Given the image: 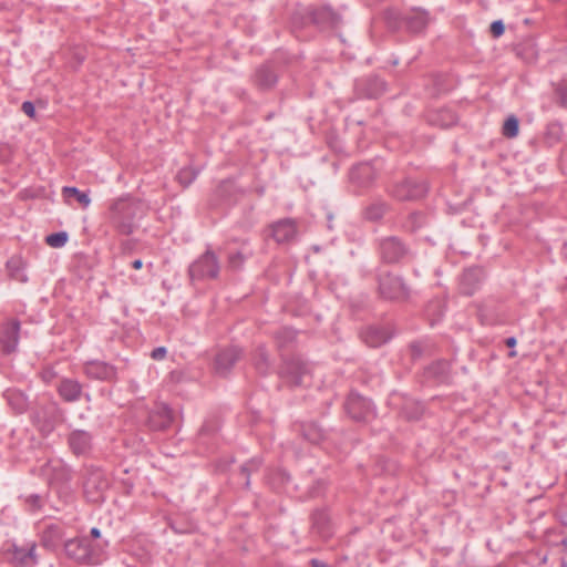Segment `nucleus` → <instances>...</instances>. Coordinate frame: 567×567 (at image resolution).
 I'll return each instance as SVG.
<instances>
[{"instance_id":"obj_1","label":"nucleus","mask_w":567,"mask_h":567,"mask_svg":"<svg viewBox=\"0 0 567 567\" xmlns=\"http://www.w3.org/2000/svg\"><path fill=\"white\" fill-rule=\"evenodd\" d=\"M143 215L140 200L131 195L115 198L109 206V220L112 227L121 235L128 236L137 228V219Z\"/></svg>"},{"instance_id":"obj_2","label":"nucleus","mask_w":567,"mask_h":567,"mask_svg":"<svg viewBox=\"0 0 567 567\" xmlns=\"http://www.w3.org/2000/svg\"><path fill=\"white\" fill-rule=\"evenodd\" d=\"M378 290L383 299L392 301H406L411 290L404 280L389 271L378 275Z\"/></svg>"},{"instance_id":"obj_3","label":"nucleus","mask_w":567,"mask_h":567,"mask_svg":"<svg viewBox=\"0 0 567 567\" xmlns=\"http://www.w3.org/2000/svg\"><path fill=\"white\" fill-rule=\"evenodd\" d=\"M65 555L76 563L97 565L102 561L100 549L93 547L87 538H73L64 543Z\"/></svg>"},{"instance_id":"obj_4","label":"nucleus","mask_w":567,"mask_h":567,"mask_svg":"<svg viewBox=\"0 0 567 567\" xmlns=\"http://www.w3.org/2000/svg\"><path fill=\"white\" fill-rule=\"evenodd\" d=\"M378 248L381 260L389 265L404 262L412 257L410 247L396 236L379 239Z\"/></svg>"},{"instance_id":"obj_5","label":"nucleus","mask_w":567,"mask_h":567,"mask_svg":"<svg viewBox=\"0 0 567 567\" xmlns=\"http://www.w3.org/2000/svg\"><path fill=\"white\" fill-rule=\"evenodd\" d=\"M220 271V264L217 255L207 248L188 268V275L192 280H212L216 279Z\"/></svg>"},{"instance_id":"obj_6","label":"nucleus","mask_w":567,"mask_h":567,"mask_svg":"<svg viewBox=\"0 0 567 567\" xmlns=\"http://www.w3.org/2000/svg\"><path fill=\"white\" fill-rule=\"evenodd\" d=\"M388 192L398 200H415L425 196L427 186L423 181L404 178L389 186Z\"/></svg>"},{"instance_id":"obj_7","label":"nucleus","mask_w":567,"mask_h":567,"mask_svg":"<svg viewBox=\"0 0 567 567\" xmlns=\"http://www.w3.org/2000/svg\"><path fill=\"white\" fill-rule=\"evenodd\" d=\"M39 475L50 485H63L72 480V470L60 458H50L38 467Z\"/></svg>"},{"instance_id":"obj_8","label":"nucleus","mask_w":567,"mask_h":567,"mask_svg":"<svg viewBox=\"0 0 567 567\" xmlns=\"http://www.w3.org/2000/svg\"><path fill=\"white\" fill-rule=\"evenodd\" d=\"M33 420L42 433L49 434L63 420V411L55 401H49L39 406Z\"/></svg>"},{"instance_id":"obj_9","label":"nucleus","mask_w":567,"mask_h":567,"mask_svg":"<svg viewBox=\"0 0 567 567\" xmlns=\"http://www.w3.org/2000/svg\"><path fill=\"white\" fill-rule=\"evenodd\" d=\"M310 374V368L299 357H292L284 362L280 378L291 386L302 385Z\"/></svg>"},{"instance_id":"obj_10","label":"nucleus","mask_w":567,"mask_h":567,"mask_svg":"<svg viewBox=\"0 0 567 567\" xmlns=\"http://www.w3.org/2000/svg\"><path fill=\"white\" fill-rule=\"evenodd\" d=\"M347 414L354 421H369L374 417L375 411L372 402L358 393H350L344 402Z\"/></svg>"},{"instance_id":"obj_11","label":"nucleus","mask_w":567,"mask_h":567,"mask_svg":"<svg viewBox=\"0 0 567 567\" xmlns=\"http://www.w3.org/2000/svg\"><path fill=\"white\" fill-rule=\"evenodd\" d=\"M68 446L76 457H91L94 451L92 433L85 430H73L66 437Z\"/></svg>"},{"instance_id":"obj_12","label":"nucleus","mask_w":567,"mask_h":567,"mask_svg":"<svg viewBox=\"0 0 567 567\" xmlns=\"http://www.w3.org/2000/svg\"><path fill=\"white\" fill-rule=\"evenodd\" d=\"M306 17L321 29L337 28L341 24L340 14L333 11L329 6L308 8Z\"/></svg>"},{"instance_id":"obj_13","label":"nucleus","mask_w":567,"mask_h":567,"mask_svg":"<svg viewBox=\"0 0 567 567\" xmlns=\"http://www.w3.org/2000/svg\"><path fill=\"white\" fill-rule=\"evenodd\" d=\"M40 544L48 550H56L64 536L61 523H48L39 527Z\"/></svg>"},{"instance_id":"obj_14","label":"nucleus","mask_w":567,"mask_h":567,"mask_svg":"<svg viewBox=\"0 0 567 567\" xmlns=\"http://www.w3.org/2000/svg\"><path fill=\"white\" fill-rule=\"evenodd\" d=\"M35 549L37 545L33 542L27 543L24 546L13 545L10 563L13 567H34L38 564Z\"/></svg>"},{"instance_id":"obj_15","label":"nucleus","mask_w":567,"mask_h":567,"mask_svg":"<svg viewBox=\"0 0 567 567\" xmlns=\"http://www.w3.org/2000/svg\"><path fill=\"white\" fill-rule=\"evenodd\" d=\"M107 487L109 481L99 470L90 472L84 482V492L92 502H99L102 498V492Z\"/></svg>"},{"instance_id":"obj_16","label":"nucleus","mask_w":567,"mask_h":567,"mask_svg":"<svg viewBox=\"0 0 567 567\" xmlns=\"http://www.w3.org/2000/svg\"><path fill=\"white\" fill-rule=\"evenodd\" d=\"M86 377L101 381H112L116 377V369L104 361H89L84 364Z\"/></svg>"},{"instance_id":"obj_17","label":"nucleus","mask_w":567,"mask_h":567,"mask_svg":"<svg viewBox=\"0 0 567 567\" xmlns=\"http://www.w3.org/2000/svg\"><path fill=\"white\" fill-rule=\"evenodd\" d=\"M19 331L20 322L18 320H11L2 326L0 343L4 352L11 353L16 350L19 342Z\"/></svg>"},{"instance_id":"obj_18","label":"nucleus","mask_w":567,"mask_h":567,"mask_svg":"<svg viewBox=\"0 0 567 567\" xmlns=\"http://www.w3.org/2000/svg\"><path fill=\"white\" fill-rule=\"evenodd\" d=\"M361 338L367 346L378 348L391 339V332L383 326H369L362 330Z\"/></svg>"},{"instance_id":"obj_19","label":"nucleus","mask_w":567,"mask_h":567,"mask_svg":"<svg viewBox=\"0 0 567 567\" xmlns=\"http://www.w3.org/2000/svg\"><path fill=\"white\" fill-rule=\"evenodd\" d=\"M56 391L60 398L68 403L78 402L83 394L82 384L78 380L69 378L60 380Z\"/></svg>"},{"instance_id":"obj_20","label":"nucleus","mask_w":567,"mask_h":567,"mask_svg":"<svg viewBox=\"0 0 567 567\" xmlns=\"http://www.w3.org/2000/svg\"><path fill=\"white\" fill-rule=\"evenodd\" d=\"M377 176V171L371 163H360L354 165L349 174L351 183L359 187H367Z\"/></svg>"},{"instance_id":"obj_21","label":"nucleus","mask_w":567,"mask_h":567,"mask_svg":"<svg viewBox=\"0 0 567 567\" xmlns=\"http://www.w3.org/2000/svg\"><path fill=\"white\" fill-rule=\"evenodd\" d=\"M241 351L236 347H230L219 351L215 359V370L219 375H226L236 361L239 359Z\"/></svg>"},{"instance_id":"obj_22","label":"nucleus","mask_w":567,"mask_h":567,"mask_svg":"<svg viewBox=\"0 0 567 567\" xmlns=\"http://www.w3.org/2000/svg\"><path fill=\"white\" fill-rule=\"evenodd\" d=\"M272 237L279 244L290 243L297 236V226L293 219L285 218L271 227Z\"/></svg>"},{"instance_id":"obj_23","label":"nucleus","mask_w":567,"mask_h":567,"mask_svg":"<svg viewBox=\"0 0 567 567\" xmlns=\"http://www.w3.org/2000/svg\"><path fill=\"white\" fill-rule=\"evenodd\" d=\"M483 279V270L480 267H472L462 274L460 288L464 295L471 296L475 292Z\"/></svg>"},{"instance_id":"obj_24","label":"nucleus","mask_w":567,"mask_h":567,"mask_svg":"<svg viewBox=\"0 0 567 567\" xmlns=\"http://www.w3.org/2000/svg\"><path fill=\"white\" fill-rule=\"evenodd\" d=\"M173 419L172 410L167 405H162L150 414L148 423L151 429L163 431L171 426Z\"/></svg>"},{"instance_id":"obj_25","label":"nucleus","mask_w":567,"mask_h":567,"mask_svg":"<svg viewBox=\"0 0 567 567\" xmlns=\"http://www.w3.org/2000/svg\"><path fill=\"white\" fill-rule=\"evenodd\" d=\"M312 530L321 538H328L332 535L330 518L324 509H317L312 513Z\"/></svg>"},{"instance_id":"obj_26","label":"nucleus","mask_w":567,"mask_h":567,"mask_svg":"<svg viewBox=\"0 0 567 567\" xmlns=\"http://www.w3.org/2000/svg\"><path fill=\"white\" fill-rule=\"evenodd\" d=\"M427 24L429 16L424 10L415 9L405 17V25L410 32L420 33Z\"/></svg>"},{"instance_id":"obj_27","label":"nucleus","mask_w":567,"mask_h":567,"mask_svg":"<svg viewBox=\"0 0 567 567\" xmlns=\"http://www.w3.org/2000/svg\"><path fill=\"white\" fill-rule=\"evenodd\" d=\"M3 396L7 401V403L9 404V406L16 413L21 414L27 411V409L29 406V401H28L27 395L22 391L16 390V389H8L3 393Z\"/></svg>"},{"instance_id":"obj_28","label":"nucleus","mask_w":567,"mask_h":567,"mask_svg":"<svg viewBox=\"0 0 567 567\" xmlns=\"http://www.w3.org/2000/svg\"><path fill=\"white\" fill-rule=\"evenodd\" d=\"M255 82L260 89L268 90L276 84L277 75L268 64H265L257 69Z\"/></svg>"},{"instance_id":"obj_29","label":"nucleus","mask_w":567,"mask_h":567,"mask_svg":"<svg viewBox=\"0 0 567 567\" xmlns=\"http://www.w3.org/2000/svg\"><path fill=\"white\" fill-rule=\"evenodd\" d=\"M451 365L445 360L433 362L425 370L426 377L432 378L437 382H446L450 375Z\"/></svg>"},{"instance_id":"obj_30","label":"nucleus","mask_w":567,"mask_h":567,"mask_svg":"<svg viewBox=\"0 0 567 567\" xmlns=\"http://www.w3.org/2000/svg\"><path fill=\"white\" fill-rule=\"evenodd\" d=\"M389 208L390 205L386 202L377 199L367 206L364 209V217L368 220L378 221L383 218Z\"/></svg>"},{"instance_id":"obj_31","label":"nucleus","mask_w":567,"mask_h":567,"mask_svg":"<svg viewBox=\"0 0 567 567\" xmlns=\"http://www.w3.org/2000/svg\"><path fill=\"white\" fill-rule=\"evenodd\" d=\"M301 435L308 442L318 444L324 439L326 433L317 423L310 422L301 425Z\"/></svg>"},{"instance_id":"obj_32","label":"nucleus","mask_w":567,"mask_h":567,"mask_svg":"<svg viewBox=\"0 0 567 567\" xmlns=\"http://www.w3.org/2000/svg\"><path fill=\"white\" fill-rule=\"evenodd\" d=\"M7 269L9 272V276L19 282H27L28 277L24 272V265L23 261L20 258L12 257L7 261Z\"/></svg>"},{"instance_id":"obj_33","label":"nucleus","mask_w":567,"mask_h":567,"mask_svg":"<svg viewBox=\"0 0 567 567\" xmlns=\"http://www.w3.org/2000/svg\"><path fill=\"white\" fill-rule=\"evenodd\" d=\"M62 194L66 200L74 198L83 208H87L91 204L89 193L82 192L73 186H64Z\"/></svg>"},{"instance_id":"obj_34","label":"nucleus","mask_w":567,"mask_h":567,"mask_svg":"<svg viewBox=\"0 0 567 567\" xmlns=\"http://www.w3.org/2000/svg\"><path fill=\"white\" fill-rule=\"evenodd\" d=\"M254 364H255V368L256 370L260 373V374H267L269 369H270V361H269V357H268V353L266 351V349L260 346L256 349L255 353H254Z\"/></svg>"},{"instance_id":"obj_35","label":"nucleus","mask_w":567,"mask_h":567,"mask_svg":"<svg viewBox=\"0 0 567 567\" xmlns=\"http://www.w3.org/2000/svg\"><path fill=\"white\" fill-rule=\"evenodd\" d=\"M262 464V460L260 457H252L246 463H244L240 467L241 473L246 476L245 486L248 487L250 484L249 476L251 473L259 470Z\"/></svg>"},{"instance_id":"obj_36","label":"nucleus","mask_w":567,"mask_h":567,"mask_svg":"<svg viewBox=\"0 0 567 567\" xmlns=\"http://www.w3.org/2000/svg\"><path fill=\"white\" fill-rule=\"evenodd\" d=\"M198 172L192 167H184L177 174L179 184L184 187L189 186L197 177Z\"/></svg>"},{"instance_id":"obj_37","label":"nucleus","mask_w":567,"mask_h":567,"mask_svg":"<svg viewBox=\"0 0 567 567\" xmlns=\"http://www.w3.org/2000/svg\"><path fill=\"white\" fill-rule=\"evenodd\" d=\"M425 223V216L421 212H413L409 215L405 228L415 231L421 228Z\"/></svg>"},{"instance_id":"obj_38","label":"nucleus","mask_w":567,"mask_h":567,"mask_svg":"<svg viewBox=\"0 0 567 567\" xmlns=\"http://www.w3.org/2000/svg\"><path fill=\"white\" fill-rule=\"evenodd\" d=\"M518 120L512 115L505 121L503 125V134L509 138L515 137L518 134Z\"/></svg>"},{"instance_id":"obj_39","label":"nucleus","mask_w":567,"mask_h":567,"mask_svg":"<svg viewBox=\"0 0 567 567\" xmlns=\"http://www.w3.org/2000/svg\"><path fill=\"white\" fill-rule=\"evenodd\" d=\"M246 259L247 256L244 255L241 251L230 252L227 258L228 267L231 268L233 270L240 269Z\"/></svg>"},{"instance_id":"obj_40","label":"nucleus","mask_w":567,"mask_h":567,"mask_svg":"<svg viewBox=\"0 0 567 567\" xmlns=\"http://www.w3.org/2000/svg\"><path fill=\"white\" fill-rule=\"evenodd\" d=\"M555 94L557 97V102L566 107L567 106V79L561 80L556 84Z\"/></svg>"},{"instance_id":"obj_41","label":"nucleus","mask_w":567,"mask_h":567,"mask_svg":"<svg viewBox=\"0 0 567 567\" xmlns=\"http://www.w3.org/2000/svg\"><path fill=\"white\" fill-rule=\"evenodd\" d=\"M68 241V234L65 231L53 233L47 237V243L51 247H62Z\"/></svg>"},{"instance_id":"obj_42","label":"nucleus","mask_w":567,"mask_h":567,"mask_svg":"<svg viewBox=\"0 0 567 567\" xmlns=\"http://www.w3.org/2000/svg\"><path fill=\"white\" fill-rule=\"evenodd\" d=\"M561 133H563V128H561L560 124H558V123H551L547 126L546 135H547V138L551 143L559 141Z\"/></svg>"},{"instance_id":"obj_43","label":"nucleus","mask_w":567,"mask_h":567,"mask_svg":"<svg viewBox=\"0 0 567 567\" xmlns=\"http://www.w3.org/2000/svg\"><path fill=\"white\" fill-rule=\"evenodd\" d=\"M24 502L30 511H38L43 505V498L39 494H31L25 496Z\"/></svg>"},{"instance_id":"obj_44","label":"nucleus","mask_w":567,"mask_h":567,"mask_svg":"<svg viewBox=\"0 0 567 567\" xmlns=\"http://www.w3.org/2000/svg\"><path fill=\"white\" fill-rule=\"evenodd\" d=\"M296 338V331L291 328H282L277 332L280 344L291 342Z\"/></svg>"},{"instance_id":"obj_45","label":"nucleus","mask_w":567,"mask_h":567,"mask_svg":"<svg viewBox=\"0 0 567 567\" xmlns=\"http://www.w3.org/2000/svg\"><path fill=\"white\" fill-rule=\"evenodd\" d=\"M491 33L495 37V38H498L501 35H503L504 31H505V25L503 23L502 20H496V21H493L492 24H491Z\"/></svg>"},{"instance_id":"obj_46","label":"nucleus","mask_w":567,"mask_h":567,"mask_svg":"<svg viewBox=\"0 0 567 567\" xmlns=\"http://www.w3.org/2000/svg\"><path fill=\"white\" fill-rule=\"evenodd\" d=\"M22 112L29 117L33 118L35 116V107L32 102L24 101L21 105Z\"/></svg>"},{"instance_id":"obj_47","label":"nucleus","mask_w":567,"mask_h":567,"mask_svg":"<svg viewBox=\"0 0 567 567\" xmlns=\"http://www.w3.org/2000/svg\"><path fill=\"white\" fill-rule=\"evenodd\" d=\"M166 348L164 347H158V348H155L152 353H151V357L154 359V360H162L165 358L166 355Z\"/></svg>"},{"instance_id":"obj_48","label":"nucleus","mask_w":567,"mask_h":567,"mask_svg":"<svg viewBox=\"0 0 567 567\" xmlns=\"http://www.w3.org/2000/svg\"><path fill=\"white\" fill-rule=\"evenodd\" d=\"M41 375L44 382L50 383L53 380L55 373L52 369H45L42 371Z\"/></svg>"},{"instance_id":"obj_49","label":"nucleus","mask_w":567,"mask_h":567,"mask_svg":"<svg viewBox=\"0 0 567 567\" xmlns=\"http://www.w3.org/2000/svg\"><path fill=\"white\" fill-rule=\"evenodd\" d=\"M310 564L312 567H327V565L319 559H311Z\"/></svg>"},{"instance_id":"obj_50","label":"nucleus","mask_w":567,"mask_h":567,"mask_svg":"<svg viewBox=\"0 0 567 567\" xmlns=\"http://www.w3.org/2000/svg\"><path fill=\"white\" fill-rule=\"evenodd\" d=\"M505 344L509 348H513L516 346V338L515 337H509L506 339L505 341Z\"/></svg>"},{"instance_id":"obj_51","label":"nucleus","mask_w":567,"mask_h":567,"mask_svg":"<svg viewBox=\"0 0 567 567\" xmlns=\"http://www.w3.org/2000/svg\"><path fill=\"white\" fill-rule=\"evenodd\" d=\"M90 535L93 537V538H99L101 536V530L97 528V527H93L91 528L90 530Z\"/></svg>"},{"instance_id":"obj_52","label":"nucleus","mask_w":567,"mask_h":567,"mask_svg":"<svg viewBox=\"0 0 567 567\" xmlns=\"http://www.w3.org/2000/svg\"><path fill=\"white\" fill-rule=\"evenodd\" d=\"M142 266H143V261H142L141 259H136V260H134V261L132 262V267H133L134 269H141V268H142Z\"/></svg>"},{"instance_id":"obj_53","label":"nucleus","mask_w":567,"mask_h":567,"mask_svg":"<svg viewBox=\"0 0 567 567\" xmlns=\"http://www.w3.org/2000/svg\"><path fill=\"white\" fill-rule=\"evenodd\" d=\"M421 413H422V408H417V409H416V411H415V413H414V414H412V415H410L409 417H410V419H419V417H420V415H421Z\"/></svg>"},{"instance_id":"obj_54","label":"nucleus","mask_w":567,"mask_h":567,"mask_svg":"<svg viewBox=\"0 0 567 567\" xmlns=\"http://www.w3.org/2000/svg\"><path fill=\"white\" fill-rule=\"evenodd\" d=\"M515 354H516V353H515V351H512V352L509 353V355H511V357H514Z\"/></svg>"}]
</instances>
